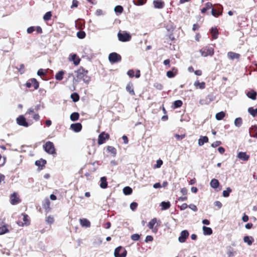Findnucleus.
<instances>
[{
    "label": "nucleus",
    "instance_id": "obj_38",
    "mask_svg": "<svg viewBox=\"0 0 257 257\" xmlns=\"http://www.w3.org/2000/svg\"><path fill=\"white\" fill-rule=\"evenodd\" d=\"M64 72L62 71H59L55 75V79L58 80H61L63 79Z\"/></svg>",
    "mask_w": 257,
    "mask_h": 257
},
{
    "label": "nucleus",
    "instance_id": "obj_48",
    "mask_svg": "<svg viewBox=\"0 0 257 257\" xmlns=\"http://www.w3.org/2000/svg\"><path fill=\"white\" fill-rule=\"evenodd\" d=\"M206 99L209 103L215 99V96L213 94H209L206 96Z\"/></svg>",
    "mask_w": 257,
    "mask_h": 257
},
{
    "label": "nucleus",
    "instance_id": "obj_35",
    "mask_svg": "<svg viewBox=\"0 0 257 257\" xmlns=\"http://www.w3.org/2000/svg\"><path fill=\"white\" fill-rule=\"evenodd\" d=\"M46 164V161L43 159H41L40 160H37L35 162V165L38 166H44V165Z\"/></svg>",
    "mask_w": 257,
    "mask_h": 257
},
{
    "label": "nucleus",
    "instance_id": "obj_28",
    "mask_svg": "<svg viewBox=\"0 0 257 257\" xmlns=\"http://www.w3.org/2000/svg\"><path fill=\"white\" fill-rule=\"evenodd\" d=\"M196 87H199L200 89H204L205 87V83L204 82H199L198 80L196 81L194 84Z\"/></svg>",
    "mask_w": 257,
    "mask_h": 257
},
{
    "label": "nucleus",
    "instance_id": "obj_46",
    "mask_svg": "<svg viewBox=\"0 0 257 257\" xmlns=\"http://www.w3.org/2000/svg\"><path fill=\"white\" fill-rule=\"evenodd\" d=\"M46 222L48 224H52L54 222V218L51 216H48L46 217Z\"/></svg>",
    "mask_w": 257,
    "mask_h": 257
},
{
    "label": "nucleus",
    "instance_id": "obj_4",
    "mask_svg": "<svg viewBox=\"0 0 257 257\" xmlns=\"http://www.w3.org/2000/svg\"><path fill=\"white\" fill-rule=\"evenodd\" d=\"M201 55L203 57L207 56H212L214 54V49L210 47L203 48L200 50Z\"/></svg>",
    "mask_w": 257,
    "mask_h": 257
},
{
    "label": "nucleus",
    "instance_id": "obj_51",
    "mask_svg": "<svg viewBox=\"0 0 257 257\" xmlns=\"http://www.w3.org/2000/svg\"><path fill=\"white\" fill-rule=\"evenodd\" d=\"M163 164V161L162 160L159 159L157 161L156 164L154 166V168H159L161 167V166Z\"/></svg>",
    "mask_w": 257,
    "mask_h": 257
},
{
    "label": "nucleus",
    "instance_id": "obj_22",
    "mask_svg": "<svg viewBox=\"0 0 257 257\" xmlns=\"http://www.w3.org/2000/svg\"><path fill=\"white\" fill-rule=\"evenodd\" d=\"M249 133L252 137L257 138V125L252 126L250 128Z\"/></svg>",
    "mask_w": 257,
    "mask_h": 257
},
{
    "label": "nucleus",
    "instance_id": "obj_33",
    "mask_svg": "<svg viewBox=\"0 0 257 257\" xmlns=\"http://www.w3.org/2000/svg\"><path fill=\"white\" fill-rule=\"evenodd\" d=\"M79 114L78 112H73L70 115V119L72 121H76L78 119Z\"/></svg>",
    "mask_w": 257,
    "mask_h": 257
},
{
    "label": "nucleus",
    "instance_id": "obj_23",
    "mask_svg": "<svg viewBox=\"0 0 257 257\" xmlns=\"http://www.w3.org/2000/svg\"><path fill=\"white\" fill-rule=\"evenodd\" d=\"M256 95H257L256 92L254 90H251V91H248L246 93L247 96L248 98H249L252 100L256 99Z\"/></svg>",
    "mask_w": 257,
    "mask_h": 257
},
{
    "label": "nucleus",
    "instance_id": "obj_47",
    "mask_svg": "<svg viewBox=\"0 0 257 257\" xmlns=\"http://www.w3.org/2000/svg\"><path fill=\"white\" fill-rule=\"evenodd\" d=\"M131 239L134 241H138L140 238V236L139 234L135 233L133 234L131 236Z\"/></svg>",
    "mask_w": 257,
    "mask_h": 257
},
{
    "label": "nucleus",
    "instance_id": "obj_8",
    "mask_svg": "<svg viewBox=\"0 0 257 257\" xmlns=\"http://www.w3.org/2000/svg\"><path fill=\"white\" fill-rule=\"evenodd\" d=\"M17 122L19 125L23 126L25 127H28L29 124L27 122L26 118L23 115H20L17 118Z\"/></svg>",
    "mask_w": 257,
    "mask_h": 257
},
{
    "label": "nucleus",
    "instance_id": "obj_59",
    "mask_svg": "<svg viewBox=\"0 0 257 257\" xmlns=\"http://www.w3.org/2000/svg\"><path fill=\"white\" fill-rule=\"evenodd\" d=\"M78 2L77 0H73L71 8H76L78 6Z\"/></svg>",
    "mask_w": 257,
    "mask_h": 257
},
{
    "label": "nucleus",
    "instance_id": "obj_2",
    "mask_svg": "<svg viewBox=\"0 0 257 257\" xmlns=\"http://www.w3.org/2000/svg\"><path fill=\"white\" fill-rule=\"evenodd\" d=\"M43 147L44 150L49 154H56L55 149L53 143L50 141L47 142Z\"/></svg>",
    "mask_w": 257,
    "mask_h": 257
},
{
    "label": "nucleus",
    "instance_id": "obj_44",
    "mask_svg": "<svg viewBox=\"0 0 257 257\" xmlns=\"http://www.w3.org/2000/svg\"><path fill=\"white\" fill-rule=\"evenodd\" d=\"M107 150L108 152L112 153L113 155V156H115L116 155V151L114 147L111 146H108L107 148Z\"/></svg>",
    "mask_w": 257,
    "mask_h": 257
},
{
    "label": "nucleus",
    "instance_id": "obj_49",
    "mask_svg": "<svg viewBox=\"0 0 257 257\" xmlns=\"http://www.w3.org/2000/svg\"><path fill=\"white\" fill-rule=\"evenodd\" d=\"M50 201L48 199L45 200V203L43 204V208L46 210L49 209L50 208Z\"/></svg>",
    "mask_w": 257,
    "mask_h": 257
},
{
    "label": "nucleus",
    "instance_id": "obj_11",
    "mask_svg": "<svg viewBox=\"0 0 257 257\" xmlns=\"http://www.w3.org/2000/svg\"><path fill=\"white\" fill-rule=\"evenodd\" d=\"M11 203L13 205H15L20 202V199L17 197V194L16 192L13 193L10 196Z\"/></svg>",
    "mask_w": 257,
    "mask_h": 257
},
{
    "label": "nucleus",
    "instance_id": "obj_32",
    "mask_svg": "<svg viewBox=\"0 0 257 257\" xmlns=\"http://www.w3.org/2000/svg\"><path fill=\"white\" fill-rule=\"evenodd\" d=\"M242 123V120L241 117H237L235 118L234 120V125L237 127H239Z\"/></svg>",
    "mask_w": 257,
    "mask_h": 257
},
{
    "label": "nucleus",
    "instance_id": "obj_25",
    "mask_svg": "<svg viewBox=\"0 0 257 257\" xmlns=\"http://www.w3.org/2000/svg\"><path fill=\"white\" fill-rule=\"evenodd\" d=\"M210 185L212 188H213L214 189H216L218 187V186L219 185V181H218V180H217L216 179H213L211 180Z\"/></svg>",
    "mask_w": 257,
    "mask_h": 257
},
{
    "label": "nucleus",
    "instance_id": "obj_7",
    "mask_svg": "<svg viewBox=\"0 0 257 257\" xmlns=\"http://www.w3.org/2000/svg\"><path fill=\"white\" fill-rule=\"evenodd\" d=\"M189 235V232L187 230H184L180 233V235L178 237V241L180 243L185 242L186 239L188 237Z\"/></svg>",
    "mask_w": 257,
    "mask_h": 257
},
{
    "label": "nucleus",
    "instance_id": "obj_39",
    "mask_svg": "<svg viewBox=\"0 0 257 257\" xmlns=\"http://www.w3.org/2000/svg\"><path fill=\"white\" fill-rule=\"evenodd\" d=\"M114 10L116 13H118L119 14H120L122 13L123 9L122 7L121 6H117L114 8Z\"/></svg>",
    "mask_w": 257,
    "mask_h": 257
},
{
    "label": "nucleus",
    "instance_id": "obj_21",
    "mask_svg": "<svg viewBox=\"0 0 257 257\" xmlns=\"http://www.w3.org/2000/svg\"><path fill=\"white\" fill-rule=\"evenodd\" d=\"M243 241L244 242L246 243L248 245H250L253 242L254 239L252 236H245L243 237Z\"/></svg>",
    "mask_w": 257,
    "mask_h": 257
},
{
    "label": "nucleus",
    "instance_id": "obj_3",
    "mask_svg": "<svg viewBox=\"0 0 257 257\" xmlns=\"http://www.w3.org/2000/svg\"><path fill=\"white\" fill-rule=\"evenodd\" d=\"M127 254L126 249L121 246L116 247L114 252L115 257H125Z\"/></svg>",
    "mask_w": 257,
    "mask_h": 257
},
{
    "label": "nucleus",
    "instance_id": "obj_54",
    "mask_svg": "<svg viewBox=\"0 0 257 257\" xmlns=\"http://www.w3.org/2000/svg\"><path fill=\"white\" fill-rule=\"evenodd\" d=\"M28 216L26 214L23 215V221L24 222V224L25 225H28L29 224V222L28 221Z\"/></svg>",
    "mask_w": 257,
    "mask_h": 257
},
{
    "label": "nucleus",
    "instance_id": "obj_13",
    "mask_svg": "<svg viewBox=\"0 0 257 257\" xmlns=\"http://www.w3.org/2000/svg\"><path fill=\"white\" fill-rule=\"evenodd\" d=\"M237 158L241 160L247 161L249 158V156L247 155L245 152H240L237 154Z\"/></svg>",
    "mask_w": 257,
    "mask_h": 257
},
{
    "label": "nucleus",
    "instance_id": "obj_63",
    "mask_svg": "<svg viewBox=\"0 0 257 257\" xmlns=\"http://www.w3.org/2000/svg\"><path fill=\"white\" fill-rule=\"evenodd\" d=\"M215 206H217L218 208H220L222 207V203L219 201H216L214 202Z\"/></svg>",
    "mask_w": 257,
    "mask_h": 257
},
{
    "label": "nucleus",
    "instance_id": "obj_30",
    "mask_svg": "<svg viewBox=\"0 0 257 257\" xmlns=\"http://www.w3.org/2000/svg\"><path fill=\"white\" fill-rule=\"evenodd\" d=\"M211 33L212 34V38L216 39L218 35V30L216 28H212L211 29Z\"/></svg>",
    "mask_w": 257,
    "mask_h": 257
},
{
    "label": "nucleus",
    "instance_id": "obj_64",
    "mask_svg": "<svg viewBox=\"0 0 257 257\" xmlns=\"http://www.w3.org/2000/svg\"><path fill=\"white\" fill-rule=\"evenodd\" d=\"M45 74V72L42 69H39L37 72V74L39 76L43 75Z\"/></svg>",
    "mask_w": 257,
    "mask_h": 257
},
{
    "label": "nucleus",
    "instance_id": "obj_34",
    "mask_svg": "<svg viewBox=\"0 0 257 257\" xmlns=\"http://www.w3.org/2000/svg\"><path fill=\"white\" fill-rule=\"evenodd\" d=\"M248 112L253 117L257 116V108L253 109L252 107L248 108Z\"/></svg>",
    "mask_w": 257,
    "mask_h": 257
},
{
    "label": "nucleus",
    "instance_id": "obj_17",
    "mask_svg": "<svg viewBox=\"0 0 257 257\" xmlns=\"http://www.w3.org/2000/svg\"><path fill=\"white\" fill-rule=\"evenodd\" d=\"M219 7H222L221 6L219 5ZM217 11L218 12H217V10H215L214 9H212V11H211V14L212 15L215 17H218L219 16L221 15L222 14V8H221L220 9H218Z\"/></svg>",
    "mask_w": 257,
    "mask_h": 257
},
{
    "label": "nucleus",
    "instance_id": "obj_31",
    "mask_svg": "<svg viewBox=\"0 0 257 257\" xmlns=\"http://www.w3.org/2000/svg\"><path fill=\"white\" fill-rule=\"evenodd\" d=\"M132 192H133L132 189L128 186L125 187L123 189V192L126 195L131 194L132 193Z\"/></svg>",
    "mask_w": 257,
    "mask_h": 257
},
{
    "label": "nucleus",
    "instance_id": "obj_14",
    "mask_svg": "<svg viewBox=\"0 0 257 257\" xmlns=\"http://www.w3.org/2000/svg\"><path fill=\"white\" fill-rule=\"evenodd\" d=\"M153 4L156 9H162L164 7V3L162 0H154Z\"/></svg>",
    "mask_w": 257,
    "mask_h": 257
},
{
    "label": "nucleus",
    "instance_id": "obj_40",
    "mask_svg": "<svg viewBox=\"0 0 257 257\" xmlns=\"http://www.w3.org/2000/svg\"><path fill=\"white\" fill-rule=\"evenodd\" d=\"M71 98L74 102H77L79 99V96L77 93H73L71 94Z\"/></svg>",
    "mask_w": 257,
    "mask_h": 257
},
{
    "label": "nucleus",
    "instance_id": "obj_62",
    "mask_svg": "<svg viewBox=\"0 0 257 257\" xmlns=\"http://www.w3.org/2000/svg\"><path fill=\"white\" fill-rule=\"evenodd\" d=\"M127 74L130 77H133L134 76V71L133 70H130L127 71Z\"/></svg>",
    "mask_w": 257,
    "mask_h": 257
},
{
    "label": "nucleus",
    "instance_id": "obj_55",
    "mask_svg": "<svg viewBox=\"0 0 257 257\" xmlns=\"http://www.w3.org/2000/svg\"><path fill=\"white\" fill-rule=\"evenodd\" d=\"M154 86L156 89L158 90H162L163 88V85L161 84L158 83H155Z\"/></svg>",
    "mask_w": 257,
    "mask_h": 257
},
{
    "label": "nucleus",
    "instance_id": "obj_6",
    "mask_svg": "<svg viewBox=\"0 0 257 257\" xmlns=\"http://www.w3.org/2000/svg\"><path fill=\"white\" fill-rule=\"evenodd\" d=\"M121 59L120 55L115 52L110 53L108 56L109 61L112 63L119 62L121 61Z\"/></svg>",
    "mask_w": 257,
    "mask_h": 257
},
{
    "label": "nucleus",
    "instance_id": "obj_10",
    "mask_svg": "<svg viewBox=\"0 0 257 257\" xmlns=\"http://www.w3.org/2000/svg\"><path fill=\"white\" fill-rule=\"evenodd\" d=\"M109 135L104 132H102L99 135L98 139V144L99 145L103 144L106 139H108Z\"/></svg>",
    "mask_w": 257,
    "mask_h": 257
},
{
    "label": "nucleus",
    "instance_id": "obj_27",
    "mask_svg": "<svg viewBox=\"0 0 257 257\" xmlns=\"http://www.w3.org/2000/svg\"><path fill=\"white\" fill-rule=\"evenodd\" d=\"M227 56L231 60L238 59L239 57V54L232 52H228Z\"/></svg>",
    "mask_w": 257,
    "mask_h": 257
},
{
    "label": "nucleus",
    "instance_id": "obj_36",
    "mask_svg": "<svg viewBox=\"0 0 257 257\" xmlns=\"http://www.w3.org/2000/svg\"><path fill=\"white\" fill-rule=\"evenodd\" d=\"M225 116V113L223 111L216 113L215 118L217 120H221Z\"/></svg>",
    "mask_w": 257,
    "mask_h": 257
},
{
    "label": "nucleus",
    "instance_id": "obj_45",
    "mask_svg": "<svg viewBox=\"0 0 257 257\" xmlns=\"http://www.w3.org/2000/svg\"><path fill=\"white\" fill-rule=\"evenodd\" d=\"M52 15L50 12H47L44 16L43 19L45 21L49 20L51 18Z\"/></svg>",
    "mask_w": 257,
    "mask_h": 257
},
{
    "label": "nucleus",
    "instance_id": "obj_41",
    "mask_svg": "<svg viewBox=\"0 0 257 257\" xmlns=\"http://www.w3.org/2000/svg\"><path fill=\"white\" fill-rule=\"evenodd\" d=\"M146 0H138L137 1L134 0L133 1V4L136 6L143 5L146 3Z\"/></svg>",
    "mask_w": 257,
    "mask_h": 257
},
{
    "label": "nucleus",
    "instance_id": "obj_19",
    "mask_svg": "<svg viewBox=\"0 0 257 257\" xmlns=\"http://www.w3.org/2000/svg\"><path fill=\"white\" fill-rule=\"evenodd\" d=\"M208 142V138L206 136H200V139L198 140V145L202 146L204 143Z\"/></svg>",
    "mask_w": 257,
    "mask_h": 257
},
{
    "label": "nucleus",
    "instance_id": "obj_5",
    "mask_svg": "<svg viewBox=\"0 0 257 257\" xmlns=\"http://www.w3.org/2000/svg\"><path fill=\"white\" fill-rule=\"evenodd\" d=\"M118 40L121 42H127L131 40V36L130 34L126 32H118Z\"/></svg>",
    "mask_w": 257,
    "mask_h": 257
},
{
    "label": "nucleus",
    "instance_id": "obj_15",
    "mask_svg": "<svg viewBox=\"0 0 257 257\" xmlns=\"http://www.w3.org/2000/svg\"><path fill=\"white\" fill-rule=\"evenodd\" d=\"M80 223L81 225L85 227H89L90 226V221L85 218L80 219Z\"/></svg>",
    "mask_w": 257,
    "mask_h": 257
},
{
    "label": "nucleus",
    "instance_id": "obj_53",
    "mask_svg": "<svg viewBox=\"0 0 257 257\" xmlns=\"http://www.w3.org/2000/svg\"><path fill=\"white\" fill-rule=\"evenodd\" d=\"M138 206V203L135 202H132L131 204H130V208L133 210V211H134L136 209L137 207Z\"/></svg>",
    "mask_w": 257,
    "mask_h": 257
},
{
    "label": "nucleus",
    "instance_id": "obj_18",
    "mask_svg": "<svg viewBox=\"0 0 257 257\" xmlns=\"http://www.w3.org/2000/svg\"><path fill=\"white\" fill-rule=\"evenodd\" d=\"M177 73V69L174 67L171 71H168L166 75L169 78H173L174 77Z\"/></svg>",
    "mask_w": 257,
    "mask_h": 257
},
{
    "label": "nucleus",
    "instance_id": "obj_16",
    "mask_svg": "<svg viewBox=\"0 0 257 257\" xmlns=\"http://www.w3.org/2000/svg\"><path fill=\"white\" fill-rule=\"evenodd\" d=\"M157 222V219L154 218L151 219L148 223V227L150 229H152V231L154 232L157 231V229H154V226Z\"/></svg>",
    "mask_w": 257,
    "mask_h": 257
},
{
    "label": "nucleus",
    "instance_id": "obj_24",
    "mask_svg": "<svg viewBox=\"0 0 257 257\" xmlns=\"http://www.w3.org/2000/svg\"><path fill=\"white\" fill-rule=\"evenodd\" d=\"M202 230L204 235H210L212 233V230L210 227L203 226Z\"/></svg>",
    "mask_w": 257,
    "mask_h": 257
},
{
    "label": "nucleus",
    "instance_id": "obj_42",
    "mask_svg": "<svg viewBox=\"0 0 257 257\" xmlns=\"http://www.w3.org/2000/svg\"><path fill=\"white\" fill-rule=\"evenodd\" d=\"M8 232H9V230L6 226L4 225L0 227V235L4 234Z\"/></svg>",
    "mask_w": 257,
    "mask_h": 257
},
{
    "label": "nucleus",
    "instance_id": "obj_52",
    "mask_svg": "<svg viewBox=\"0 0 257 257\" xmlns=\"http://www.w3.org/2000/svg\"><path fill=\"white\" fill-rule=\"evenodd\" d=\"M76 57V55L75 54H74L72 56V60L73 61V63L75 65H77L79 64L80 62V60L78 59L77 60H75V58Z\"/></svg>",
    "mask_w": 257,
    "mask_h": 257
},
{
    "label": "nucleus",
    "instance_id": "obj_58",
    "mask_svg": "<svg viewBox=\"0 0 257 257\" xmlns=\"http://www.w3.org/2000/svg\"><path fill=\"white\" fill-rule=\"evenodd\" d=\"M188 207L191 209L192 210L196 212L197 211V208L196 207V205H194V204H190L188 206Z\"/></svg>",
    "mask_w": 257,
    "mask_h": 257
},
{
    "label": "nucleus",
    "instance_id": "obj_29",
    "mask_svg": "<svg viewBox=\"0 0 257 257\" xmlns=\"http://www.w3.org/2000/svg\"><path fill=\"white\" fill-rule=\"evenodd\" d=\"M160 206L162 207V210H166L170 207V203L169 202H162Z\"/></svg>",
    "mask_w": 257,
    "mask_h": 257
},
{
    "label": "nucleus",
    "instance_id": "obj_57",
    "mask_svg": "<svg viewBox=\"0 0 257 257\" xmlns=\"http://www.w3.org/2000/svg\"><path fill=\"white\" fill-rule=\"evenodd\" d=\"M175 136L178 140L180 141V140H182L183 139H184L185 137V135L183 134L182 135H179L178 134H176Z\"/></svg>",
    "mask_w": 257,
    "mask_h": 257
},
{
    "label": "nucleus",
    "instance_id": "obj_1",
    "mask_svg": "<svg viewBox=\"0 0 257 257\" xmlns=\"http://www.w3.org/2000/svg\"><path fill=\"white\" fill-rule=\"evenodd\" d=\"M76 78L78 81L82 80L85 83H88L90 81V77L88 76V71L83 68H80L76 71Z\"/></svg>",
    "mask_w": 257,
    "mask_h": 257
},
{
    "label": "nucleus",
    "instance_id": "obj_43",
    "mask_svg": "<svg viewBox=\"0 0 257 257\" xmlns=\"http://www.w3.org/2000/svg\"><path fill=\"white\" fill-rule=\"evenodd\" d=\"M182 101L180 100H177L174 102V108H178L181 107L182 105Z\"/></svg>",
    "mask_w": 257,
    "mask_h": 257
},
{
    "label": "nucleus",
    "instance_id": "obj_56",
    "mask_svg": "<svg viewBox=\"0 0 257 257\" xmlns=\"http://www.w3.org/2000/svg\"><path fill=\"white\" fill-rule=\"evenodd\" d=\"M221 144V142L220 141H216L213 143L211 144V147L213 148H215Z\"/></svg>",
    "mask_w": 257,
    "mask_h": 257
},
{
    "label": "nucleus",
    "instance_id": "obj_9",
    "mask_svg": "<svg viewBox=\"0 0 257 257\" xmlns=\"http://www.w3.org/2000/svg\"><path fill=\"white\" fill-rule=\"evenodd\" d=\"M26 86L28 88H30L33 86L35 89H37L39 87V83L35 78L31 79L29 82L26 83Z\"/></svg>",
    "mask_w": 257,
    "mask_h": 257
},
{
    "label": "nucleus",
    "instance_id": "obj_37",
    "mask_svg": "<svg viewBox=\"0 0 257 257\" xmlns=\"http://www.w3.org/2000/svg\"><path fill=\"white\" fill-rule=\"evenodd\" d=\"M232 190L230 188L227 187L226 190H224L222 192V195L224 197H227L229 196V194L231 192Z\"/></svg>",
    "mask_w": 257,
    "mask_h": 257
},
{
    "label": "nucleus",
    "instance_id": "obj_61",
    "mask_svg": "<svg viewBox=\"0 0 257 257\" xmlns=\"http://www.w3.org/2000/svg\"><path fill=\"white\" fill-rule=\"evenodd\" d=\"M153 237L152 236H151V235H147L146 237L145 242H149V241H153Z\"/></svg>",
    "mask_w": 257,
    "mask_h": 257
},
{
    "label": "nucleus",
    "instance_id": "obj_26",
    "mask_svg": "<svg viewBox=\"0 0 257 257\" xmlns=\"http://www.w3.org/2000/svg\"><path fill=\"white\" fill-rule=\"evenodd\" d=\"M100 187L102 188H106L107 186V182L106 181V178L105 177H102L100 178Z\"/></svg>",
    "mask_w": 257,
    "mask_h": 257
},
{
    "label": "nucleus",
    "instance_id": "obj_12",
    "mask_svg": "<svg viewBox=\"0 0 257 257\" xmlns=\"http://www.w3.org/2000/svg\"><path fill=\"white\" fill-rule=\"evenodd\" d=\"M70 128L74 132L78 133L81 130L82 125L80 123H73L71 124Z\"/></svg>",
    "mask_w": 257,
    "mask_h": 257
},
{
    "label": "nucleus",
    "instance_id": "obj_20",
    "mask_svg": "<svg viewBox=\"0 0 257 257\" xmlns=\"http://www.w3.org/2000/svg\"><path fill=\"white\" fill-rule=\"evenodd\" d=\"M126 90L128 91L131 95H134L135 94V92L134 91L133 84L132 82H129L126 86Z\"/></svg>",
    "mask_w": 257,
    "mask_h": 257
},
{
    "label": "nucleus",
    "instance_id": "obj_60",
    "mask_svg": "<svg viewBox=\"0 0 257 257\" xmlns=\"http://www.w3.org/2000/svg\"><path fill=\"white\" fill-rule=\"evenodd\" d=\"M19 72L21 74H23L25 72V66L24 65L22 64L20 65V67L19 69Z\"/></svg>",
    "mask_w": 257,
    "mask_h": 257
},
{
    "label": "nucleus",
    "instance_id": "obj_50",
    "mask_svg": "<svg viewBox=\"0 0 257 257\" xmlns=\"http://www.w3.org/2000/svg\"><path fill=\"white\" fill-rule=\"evenodd\" d=\"M85 33L83 31H79L77 33V36L79 39H83L85 37Z\"/></svg>",
    "mask_w": 257,
    "mask_h": 257
}]
</instances>
